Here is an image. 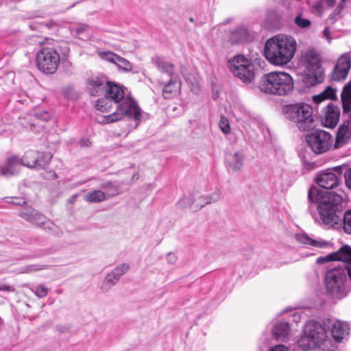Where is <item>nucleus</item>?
<instances>
[{
    "label": "nucleus",
    "instance_id": "nucleus-22",
    "mask_svg": "<svg viewBox=\"0 0 351 351\" xmlns=\"http://www.w3.org/2000/svg\"><path fill=\"white\" fill-rule=\"evenodd\" d=\"M244 158L245 156L242 151L228 152L226 155V163L233 171H238L242 169Z\"/></svg>",
    "mask_w": 351,
    "mask_h": 351
},
{
    "label": "nucleus",
    "instance_id": "nucleus-2",
    "mask_svg": "<svg viewBox=\"0 0 351 351\" xmlns=\"http://www.w3.org/2000/svg\"><path fill=\"white\" fill-rule=\"evenodd\" d=\"M107 84L106 95L114 104H119L115 112L105 117L104 123H113L127 117L136 121L135 127H137L143 118V112L136 101L130 97L125 98L123 86L109 82Z\"/></svg>",
    "mask_w": 351,
    "mask_h": 351
},
{
    "label": "nucleus",
    "instance_id": "nucleus-1",
    "mask_svg": "<svg viewBox=\"0 0 351 351\" xmlns=\"http://www.w3.org/2000/svg\"><path fill=\"white\" fill-rule=\"evenodd\" d=\"M307 212L315 222L333 228H341L345 206L343 196L334 191L312 186L308 191Z\"/></svg>",
    "mask_w": 351,
    "mask_h": 351
},
{
    "label": "nucleus",
    "instance_id": "nucleus-20",
    "mask_svg": "<svg viewBox=\"0 0 351 351\" xmlns=\"http://www.w3.org/2000/svg\"><path fill=\"white\" fill-rule=\"evenodd\" d=\"M351 120L344 121L338 128V132L335 138L334 147L339 148L345 144L351 138Z\"/></svg>",
    "mask_w": 351,
    "mask_h": 351
},
{
    "label": "nucleus",
    "instance_id": "nucleus-19",
    "mask_svg": "<svg viewBox=\"0 0 351 351\" xmlns=\"http://www.w3.org/2000/svg\"><path fill=\"white\" fill-rule=\"evenodd\" d=\"M250 38V33L244 25H239L230 30L228 41L233 45L242 44Z\"/></svg>",
    "mask_w": 351,
    "mask_h": 351
},
{
    "label": "nucleus",
    "instance_id": "nucleus-51",
    "mask_svg": "<svg viewBox=\"0 0 351 351\" xmlns=\"http://www.w3.org/2000/svg\"><path fill=\"white\" fill-rule=\"evenodd\" d=\"M36 117H38V119H43V121H47L49 119V114H48V112H45L43 113V114L42 115H38V114H36Z\"/></svg>",
    "mask_w": 351,
    "mask_h": 351
},
{
    "label": "nucleus",
    "instance_id": "nucleus-7",
    "mask_svg": "<svg viewBox=\"0 0 351 351\" xmlns=\"http://www.w3.org/2000/svg\"><path fill=\"white\" fill-rule=\"evenodd\" d=\"M283 112L285 117L295 123L301 131L313 129L315 117L313 108L306 103H297L284 106Z\"/></svg>",
    "mask_w": 351,
    "mask_h": 351
},
{
    "label": "nucleus",
    "instance_id": "nucleus-43",
    "mask_svg": "<svg viewBox=\"0 0 351 351\" xmlns=\"http://www.w3.org/2000/svg\"><path fill=\"white\" fill-rule=\"evenodd\" d=\"M241 75H235L238 78H239L241 80H242L245 83H250L254 78L255 73H254V69L252 70V76L251 77H247V69H241Z\"/></svg>",
    "mask_w": 351,
    "mask_h": 351
},
{
    "label": "nucleus",
    "instance_id": "nucleus-17",
    "mask_svg": "<svg viewBox=\"0 0 351 351\" xmlns=\"http://www.w3.org/2000/svg\"><path fill=\"white\" fill-rule=\"evenodd\" d=\"M324 114L322 123L324 126L329 128H335L339 119L340 110L337 106L330 102L323 110Z\"/></svg>",
    "mask_w": 351,
    "mask_h": 351
},
{
    "label": "nucleus",
    "instance_id": "nucleus-34",
    "mask_svg": "<svg viewBox=\"0 0 351 351\" xmlns=\"http://www.w3.org/2000/svg\"><path fill=\"white\" fill-rule=\"evenodd\" d=\"M341 227H343L346 232L351 234V210L343 211V216L341 220Z\"/></svg>",
    "mask_w": 351,
    "mask_h": 351
},
{
    "label": "nucleus",
    "instance_id": "nucleus-57",
    "mask_svg": "<svg viewBox=\"0 0 351 351\" xmlns=\"http://www.w3.org/2000/svg\"><path fill=\"white\" fill-rule=\"evenodd\" d=\"M189 21H190L191 22H193L194 19H193V18H190V19H189Z\"/></svg>",
    "mask_w": 351,
    "mask_h": 351
},
{
    "label": "nucleus",
    "instance_id": "nucleus-47",
    "mask_svg": "<svg viewBox=\"0 0 351 351\" xmlns=\"http://www.w3.org/2000/svg\"><path fill=\"white\" fill-rule=\"evenodd\" d=\"M268 351H289V350L285 346H284L282 344H279V345L273 346Z\"/></svg>",
    "mask_w": 351,
    "mask_h": 351
},
{
    "label": "nucleus",
    "instance_id": "nucleus-36",
    "mask_svg": "<svg viewBox=\"0 0 351 351\" xmlns=\"http://www.w3.org/2000/svg\"><path fill=\"white\" fill-rule=\"evenodd\" d=\"M348 72L349 71H348L335 66L332 73V80L335 81H341L344 80L347 77Z\"/></svg>",
    "mask_w": 351,
    "mask_h": 351
},
{
    "label": "nucleus",
    "instance_id": "nucleus-13",
    "mask_svg": "<svg viewBox=\"0 0 351 351\" xmlns=\"http://www.w3.org/2000/svg\"><path fill=\"white\" fill-rule=\"evenodd\" d=\"M99 56L102 60L115 64L119 71L138 73V71H133L132 64L129 60L112 51H101L99 52Z\"/></svg>",
    "mask_w": 351,
    "mask_h": 351
},
{
    "label": "nucleus",
    "instance_id": "nucleus-31",
    "mask_svg": "<svg viewBox=\"0 0 351 351\" xmlns=\"http://www.w3.org/2000/svg\"><path fill=\"white\" fill-rule=\"evenodd\" d=\"M336 98V90L330 86L327 87L322 93L314 95L313 100L316 104H319L325 99H333Z\"/></svg>",
    "mask_w": 351,
    "mask_h": 351
},
{
    "label": "nucleus",
    "instance_id": "nucleus-3",
    "mask_svg": "<svg viewBox=\"0 0 351 351\" xmlns=\"http://www.w3.org/2000/svg\"><path fill=\"white\" fill-rule=\"evenodd\" d=\"M296 41L292 37L278 35L267 40L264 55L273 64H287L293 58L296 51Z\"/></svg>",
    "mask_w": 351,
    "mask_h": 351
},
{
    "label": "nucleus",
    "instance_id": "nucleus-18",
    "mask_svg": "<svg viewBox=\"0 0 351 351\" xmlns=\"http://www.w3.org/2000/svg\"><path fill=\"white\" fill-rule=\"evenodd\" d=\"M315 181L325 191L335 189L339 184V178L332 171H322L316 177Z\"/></svg>",
    "mask_w": 351,
    "mask_h": 351
},
{
    "label": "nucleus",
    "instance_id": "nucleus-16",
    "mask_svg": "<svg viewBox=\"0 0 351 351\" xmlns=\"http://www.w3.org/2000/svg\"><path fill=\"white\" fill-rule=\"evenodd\" d=\"M129 269L130 265L128 263H121L117 266L106 275L101 287V290L103 292L108 291L112 287L117 283L123 274L128 271Z\"/></svg>",
    "mask_w": 351,
    "mask_h": 351
},
{
    "label": "nucleus",
    "instance_id": "nucleus-49",
    "mask_svg": "<svg viewBox=\"0 0 351 351\" xmlns=\"http://www.w3.org/2000/svg\"><path fill=\"white\" fill-rule=\"evenodd\" d=\"M179 205L182 208H185L186 206L189 205V202L188 198H183L180 200L178 202Z\"/></svg>",
    "mask_w": 351,
    "mask_h": 351
},
{
    "label": "nucleus",
    "instance_id": "nucleus-50",
    "mask_svg": "<svg viewBox=\"0 0 351 351\" xmlns=\"http://www.w3.org/2000/svg\"><path fill=\"white\" fill-rule=\"evenodd\" d=\"M323 34L330 42V40L331 39V38L330 37V29L328 27L324 28V29L323 30Z\"/></svg>",
    "mask_w": 351,
    "mask_h": 351
},
{
    "label": "nucleus",
    "instance_id": "nucleus-38",
    "mask_svg": "<svg viewBox=\"0 0 351 351\" xmlns=\"http://www.w3.org/2000/svg\"><path fill=\"white\" fill-rule=\"evenodd\" d=\"M219 199V193H215L211 197H210V196L201 197L199 198L200 208L204 207L205 205H206L208 204L217 202Z\"/></svg>",
    "mask_w": 351,
    "mask_h": 351
},
{
    "label": "nucleus",
    "instance_id": "nucleus-40",
    "mask_svg": "<svg viewBox=\"0 0 351 351\" xmlns=\"http://www.w3.org/2000/svg\"><path fill=\"white\" fill-rule=\"evenodd\" d=\"M46 269V266L40 265H28L20 269L21 273H31Z\"/></svg>",
    "mask_w": 351,
    "mask_h": 351
},
{
    "label": "nucleus",
    "instance_id": "nucleus-42",
    "mask_svg": "<svg viewBox=\"0 0 351 351\" xmlns=\"http://www.w3.org/2000/svg\"><path fill=\"white\" fill-rule=\"evenodd\" d=\"M219 125L220 129L224 134L230 133V127L229 121L226 118L221 117L219 121Z\"/></svg>",
    "mask_w": 351,
    "mask_h": 351
},
{
    "label": "nucleus",
    "instance_id": "nucleus-46",
    "mask_svg": "<svg viewBox=\"0 0 351 351\" xmlns=\"http://www.w3.org/2000/svg\"><path fill=\"white\" fill-rule=\"evenodd\" d=\"M7 202L17 206H22L25 204V201L24 200V199L17 197L12 198L10 201H7Z\"/></svg>",
    "mask_w": 351,
    "mask_h": 351
},
{
    "label": "nucleus",
    "instance_id": "nucleus-25",
    "mask_svg": "<svg viewBox=\"0 0 351 351\" xmlns=\"http://www.w3.org/2000/svg\"><path fill=\"white\" fill-rule=\"evenodd\" d=\"M339 261L343 263L341 267L347 271L348 277L351 278V246L343 245L339 249Z\"/></svg>",
    "mask_w": 351,
    "mask_h": 351
},
{
    "label": "nucleus",
    "instance_id": "nucleus-6",
    "mask_svg": "<svg viewBox=\"0 0 351 351\" xmlns=\"http://www.w3.org/2000/svg\"><path fill=\"white\" fill-rule=\"evenodd\" d=\"M259 89L267 94L286 95L293 90V80L285 72H270L262 77Z\"/></svg>",
    "mask_w": 351,
    "mask_h": 351
},
{
    "label": "nucleus",
    "instance_id": "nucleus-28",
    "mask_svg": "<svg viewBox=\"0 0 351 351\" xmlns=\"http://www.w3.org/2000/svg\"><path fill=\"white\" fill-rule=\"evenodd\" d=\"M298 241L303 244L310 245L311 246L318 247V248H324L329 245L328 241H326L323 239H314L309 237L306 234H301L297 236Z\"/></svg>",
    "mask_w": 351,
    "mask_h": 351
},
{
    "label": "nucleus",
    "instance_id": "nucleus-10",
    "mask_svg": "<svg viewBox=\"0 0 351 351\" xmlns=\"http://www.w3.org/2000/svg\"><path fill=\"white\" fill-rule=\"evenodd\" d=\"M307 146L315 154L327 152L332 147V135L323 130L317 129L306 135Z\"/></svg>",
    "mask_w": 351,
    "mask_h": 351
},
{
    "label": "nucleus",
    "instance_id": "nucleus-37",
    "mask_svg": "<svg viewBox=\"0 0 351 351\" xmlns=\"http://www.w3.org/2000/svg\"><path fill=\"white\" fill-rule=\"evenodd\" d=\"M31 290L39 298L46 297L49 293V289L43 285H38Z\"/></svg>",
    "mask_w": 351,
    "mask_h": 351
},
{
    "label": "nucleus",
    "instance_id": "nucleus-29",
    "mask_svg": "<svg viewBox=\"0 0 351 351\" xmlns=\"http://www.w3.org/2000/svg\"><path fill=\"white\" fill-rule=\"evenodd\" d=\"M341 99L343 112H348L351 110V82L343 87L341 94Z\"/></svg>",
    "mask_w": 351,
    "mask_h": 351
},
{
    "label": "nucleus",
    "instance_id": "nucleus-35",
    "mask_svg": "<svg viewBox=\"0 0 351 351\" xmlns=\"http://www.w3.org/2000/svg\"><path fill=\"white\" fill-rule=\"evenodd\" d=\"M339 261V250L337 252L330 253L324 256H319L317 258V264H324L330 261Z\"/></svg>",
    "mask_w": 351,
    "mask_h": 351
},
{
    "label": "nucleus",
    "instance_id": "nucleus-4",
    "mask_svg": "<svg viewBox=\"0 0 351 351\" xmlns=\"http://www.w3.org/2000/svg\"><path fill=\"white\" fill-rule=\"evenodd\" d=\"M52 156L49 153L34 150L26 152L23 158L14 156L8 159L7 165L0 167V176L9 177L19 173L21 165L31 169H45L49 164Z\"/></svg>",
    "mask_w": 351,
    "mask_h": 351
},
{
    "label": "nucleus",
    "instance_id": "nucleus-30",
    "mask_svg": "<svg viewBox=\"0 0 351 351\" xmlns=\"http://www.w3.org/2000/svg\"><path fill=\"white\" fill-rule=\"evenodd\" d=\"M298 345L304 351L313 349L315 347H319L311 336L306 332V329H304V335L298 340Z\"/></svg>",
    "mask_w": 351,
    "mask_h": 351
},
{
    "label": "nucleus",
    "instance_id": "nucleus-24",
    "mask_svg": "<svg viewBox=\"0 0 351 351\" xmlns=\"http://www.w3.org/2000/svg\"><path fill=\"white\" fill-rule=\"evenodd\" d=\"M152 60L157 69L160 71V77H163L165 78L173 77L174 66L173 64L166 62L159 57H156Z\"/></svg>",
    "mask_w": 351,
    "mask_h": 351
},
{
    "label": "nucleus",
    "instance_id": "nucleus-55",
    "mask_svg": "<svg viewBox=\"0 0 351 351\" xmlns=\"http://www.w3.org/2000/svg\"><path fill=\"white\" fill-rule=\"evenodd\" d=\"M345 1L346 0H341V3H339V5H338L337 9H339V12L343 9V4L344 3Z\"/></svg>",
    "mask_w": 351,
    "mask_h": 351
},
{
    "label": "nucleus",
    "instance_id": "nucleus-39",
    "mask_svg": "<svg viewBox=\"0 0 351 351\" xmlns=\"http://www.w3.org/2000/svg\"><path fill=\"white\" fill-rule=\"evenodd\" d=\"M295 23L300 28H306L308 27L311 22L308 19H304L302 17V14L297 16L294 19Z\"/></svg>",
    "mask_w": 351,
    "mask_h": 351
},
{
    "label": "nucleus",
    "instance_id": "nucleus-48",
    "mask_svg": "<svg viewBox=\"0 0 351 351\" xmlns=\"http://www.w3.org/2000/svg\"><path fill=\"white\" fill-rule=\"evenodd\" d=\"M167 262L170 264H174L177 261V257L173 253H168L167 254Z\"/></svg>",
    "mask_w": 351,
    "mask_h": 351
},
{
    "label": "nucleus",
    "instance_id": "nucleus-5",
    "mask_svg": "<svg viewBox=\"0 0 351 351\" xmlns=\"http://www.w3.org/2000/svg\"><path fill=\"white\" fill-rule=\"evenodd\" d=\"M327 292L335 298L341 299L351 291V278L341 267L328 269L325 274Z\"/></svg>",
    "mask_w": 351,
    "mask_h": 351
},
{
    "label": "nucleus",
    "instance_id": "nucleus-41",
    "mask_svg": "<svg viewBox=\"0 0 351 351\" xmlns=\"http://www.w3.org/2000/svg\"><path fill=\"white\" fill-rule=\"evenodd\" d=\"M88 29V25L86 24H80L71 29V32L73 35L77 36L79 38H81L82 33L85 32Z\"/></svg>",
    "mask_w": 351,
    "mask_h": 351
},
{
    "label": "nucleus",
    "instance_id": "nucleus-11",
    "mask_svg": "<svg viewBox=\"0 0 351 351\" xmlns=\"http://www.w3.org/2000/svg\"><path fill=\"white\" fill-rule=\"evenodd\" d=\"M19 216L34 226H38L52 233H56L58 227L54 223L31 207L22 208L19 211Z\"/></svg>",
    "mask_w": 351,
    "mask_h": 351
},
{
    "label": "nucleus",
    "instance_id": "nucleus-15",
    "mask_svg": "<svg viewBox=\"0 0 351 351\" xmlns=\"http://www.w3.org/2000/svg\"><path fill=\"white\" fill-rule=\"evenodd\" d=\"M229 67L234 75H241V69H247V77L252 76L254 64L243 55L234 56L228 61Z\"/></svg>",
    "mask_w": 351,
    "mask_h": 351
},
{
    "label": "nucleus",
    "instance_id": "nucleus-14",
    "mask_svg": "<svg viewBox=\"0 0 351 351\" xmlns=\"http://www.w3.org/2000/svg\"><path fill=\"white\" fill-rule=\"evenodd\" d=\"M306 332L320 347L328 341V335L326 328L319 322L309 321L306 325Z\"/></svg>",
    "mask_w": 351,
    "mask_h": 351
},
{
    "label": "nucleus",
    "instance_id": "nucleus-56",
    "mask_svg": "<svg viewBox=\"0 0 351 351\" xmlns=\"http://www.w3.org/2000/svg\"><path fill=\"white\" fill-rule=\"evenodd\" d=\"M110 186H108L107 189H104V190H106V191L105 192V193H108L109 191H110Z\"/></svg>",
    "mask_w": 351,
    "mask_h": 351
},
{
    "label": "nucleus",
    "instance_id": "nucleus-52",
    "mask_svg": "<svg viewBox=\"0 0 351 351\" xmlns=\"http://www.w3.org/2000/svg\"><path fill=\"white\" fill-rule=\"evenodd\" d=\"M32 39L34 41H36L39 45L43 44V39L41 38L38 37V36H32Z\"/></svg>",
    "mask_w": 351,
    "mask_h": 351
},
{
    "label": "nucleus",
    "instance_id": "nucleus-8",
    "mask_svg": "<svg viewBox=\"0 0 351 351\" xmlns=\"http://www.w3.org/2000/svg\"><path fill=\"white\" fill-rule=\"evenodd\" d=\"M306 67L304 82L308 86H315L324 80V69L320 55L314 49L308 50L304 56Z\"/></svg>",
    "mask_w": 351,
    "mask_h": 351
},
{
    "label": "nucleus",
    "instance_id": "nucleus-21",
    "mask_svg": "<svg viewBox=\"0 0 351 351\" xmlns=\"http://www.w3.org/2000/svg\"><path fill=\"white\" fill-rule=\"evenodd\" d=\"M350 327L348 323L336 321L331 325V334L334 340L340 343L349 334Z\"/></svg>",
    "mask_w": 351,
    "mask_h": 351
},
{
    "label": "nucleus",
    "instance_id": "nucleus-12",
    "mask_svg": "<svg viewBox=\"0 0 351 351\" xmlns=\"http://www.w3.org/2000/svg\"><path fill=\"white\" fill-rule=\"evenodd\" d=\"M108 186H110V191L108 193H105L100 190H95L88 192L84 195V200L87 202L98 203L103 202L106 199L112 197L121 193L118 186L114 184L111 182H106L101 184V189H107Z\"/></svg>",
    "mask_w": 351,
    "mask_h": 351
},
{
    "label": "nucleus",
    "instance_id": "nucleus-23",
    "mask_svg": "<svg viewBox=\"0 0 351 351\" xmlns=\"http://www.w3.org/2000/svg\"><path fill=\"white\" fill-rule=\"evenodd\" d=\"M158 82L164 86L162 95L165 99L171 98L172 94L176 93L180 88V83L177 81L175 77L169 78L160 77L158 79Z\"/></svg>",
    "mask_w": 351,
    "mask_h": 351
},
{
    "label": "nucleus",
    "instance_id": "nucleus-27",
    "mask_svg": "<svg viewBox=\"0 0 351 351\" xmlns=\"http://www.w3.org/2000/svg\"><path fill=\"white\" fill-rule=\"evenodd\" d=\"M290 326L289 322H280L276 324L272 328V334L275 339L284 341L289 335Z\"/></svg>",
    "mask_w": 351,
    "mask_h": 351
},
{
    "label": "nucleus",
    "instance_id": "nucleus-53",
    "mask_svg": "<svg viewBox=\"0 0 351 351\" xmlns=\"http://www.w3.org/2000/svg\"><path fill=\"white\" fill-rule=\"evenodd\" d=\"M326 3L329 7H332L335 3V0H325Z\"/></svg>",
    "mask_w": 351,
    "mask_h": 351
},
{
    "label": "nucleus",
    "instance_id": "nucleus-58",
    "mask_svg": "<svg viewBox=\"0 0 351 351\" xmlns=\"http://www.w3.org/2000/svg\"><path fill=\"white\" fill-rule=\"evenodd\" d=\"M19 101L23 103L24 100H23V101L22 100H19Z\"/></svg>",
    "mask_w": 351,
    "mask_h": 351
},
{
    "label": "nucleus",
    "instance_id": "nucleus-44",
    "mask_svg": "<svg viewBox=\"0 0 351 351\" xmlns=\"http://www.w3.org/2000/svg\"><path fill=\"white\" fill-rule=\"evenodd\" d=\"M344 178L346 186L351 190V168H348L344 173Z\"/></svg>",
    "mask_w": 351,
    "mask_h": 351
},
{
    "label": "nucleus",
    "instance_id": "nucleus-33",
    "mask_svg": "<svg viewBox=\"0 0 351 351\" xmlns=\"http://www.w3.org/2000/svg\"><path fill=\"white\" fill-rule=\"evenodd\" d=\"M112 101L106 95L96 101L95 107L101 112H108L112 107Z\"/></svg>",
    "mask_w": 351,
    "mask_h": 351
},
{
    "label": "nucleus",
    "instance_id": "nucleus-9",
    "mask_svg": "<svg viewBox=\"0 0 351 351\" xmlns=\"http://www.w3.org/2000/svg\"><path fill=\"white\" fill-rule=\"evenodd\" d=\"M60 63V55L51 47H43L36 54V64L38 69L45 74H53Z\"/></svg>",
    "mask_w": 351,
    "mask_h": 351
},
{
    "label": "nucleus",
    "instance_id": "nucleus-45",
    "mask_svg": "<svg viewBox=\"0 0 351 351\" xmlns=\"http://www.w3.org/2000/svg\"><path fill=\"white\" fill-rule=\"evenodd\" d=\"M14 291L15 289L14 287L9 285L0 283V291L14 292Z\"/></svg>",
    "mask_w": 351,
    "mask_h": 351
},
{
    "label": "nucleus",
    "instance_id": "nucleus-26",
    "mask_svg": "<svg viewBox=\"0 0 351 351\" xmlns=\"http://www.w3.org/2000/svg\"><path fill=\"white\" fill-rule=\"evenodd\" d=\"M108 82L104 78L92 77L88 82V90L92 96L97 95L100 92L106 91Z\"/></svg>",
    "mask_w": 351,
    "mask_h": 351
},
{
    "label": "nucleus",
    "instance_id": "nucleus-32",
    "mask_svg": "<svg viewBox=\"0 0 351 351\" xmlns=\"http://www.w3.org/2000/svg\"><path fill=\"white\" fill-rule=\"evenodd\" d=\"M336 67L349 71L351 66V58L348 53H344L337 60Z\"/></svg>",
    "mask_w": 351,
    "mask_h": 351
},
{
    "label": "nucleus",
    "instance_id": "nucleus-54",
    "mask_svg": "<svg viewBox=\"0 0 351 351\" xmlns=\"http://www.w3.org/2000/svg\"><path fill=\"white\" fill-rule=\"evenodd\" d=\"M80 143H81L82 146H88L90 143L89 142L88 140H85V141L82 140L80 141Z\"/></svg>",
    "mask_w": 351,
    "mask_h": 351
}]
</instances>
